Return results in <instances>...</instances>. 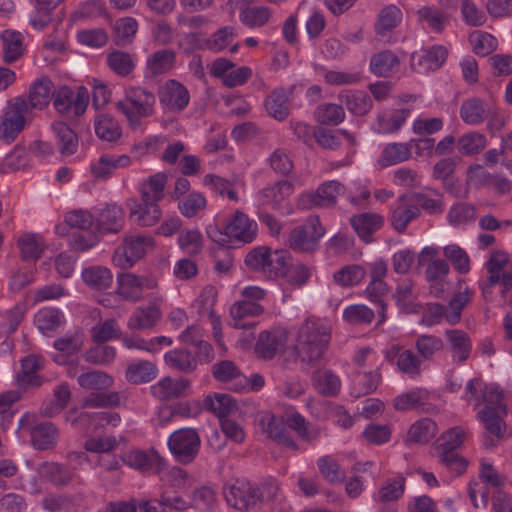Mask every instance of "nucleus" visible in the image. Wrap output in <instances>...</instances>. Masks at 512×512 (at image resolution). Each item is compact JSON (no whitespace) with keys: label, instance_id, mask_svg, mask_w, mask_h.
<instances>
[{"label":"nucleus","instance_id":"2","mask_svg":"<svg viewBox=\"0 0 512 512\" xmlns=\"http://www.w3.org/2000/svg\"><path fill=\"white\" fill-rule=\"evenodd\" d=\"M155 95L141 87H131L125 91V96L115 106L125 115L129 126L138 129L141 120L154 114Z\"/></svg>","mask_w":512,"mask_h":512},{"label":"nucleus","instance_id":"22","mask_svg":"<svg viewBox=\"0 0 512 512\" xmlns=\"http://www.w3.org/2000/svg\"><path fill=\"white\" fill-rule=\"evenodd\" d=\"M66 419L72 426L81 430H85L92 422H97L98 424L105 423L112 426H116L120 422V416L115 412L105 411L94 414L81 412L77 415V411L75 409L68 411Z\"/></svg>","mask_w":512,"mask_h":512},{"label":"nucleus","instance_id":"9","mask_svg":"<svg viewBox=\"0 0 512 512\" xmlns=\"http://www.w3.org/2000/svg\"><path fill=\"white\" fill-rule=\"evenodd\" d=\"M122 461L128 467L141 473L153 471L156 474H161L167 466L165 459L155 449L128 451L122 455Z\"/></svg>","mask_w":512,"mask_h":512},{"label":"nucleus","instance_id":"38","mask_svg":"<svg viewBox=\"0 0 512 512\" xmlns=\"http://www.w3.org/2000/svg\"><path fill=\"white\" fill-rule=\"evenodd\" d=\"M410 158V147L407 143H389L382 150L377 159L381 168H386L407 161Z\"/></svg>","mask_w":512,"mask_h":512},{"label":"nucleus","instance_id":"57","mask_svg":"<svg viewBox=\"0 0 512 512\" xmlns=\"http://www.w3.org/2000/svg\"><path fill=\"white\" fill-rule=\"evenodd\" d=\"M78 384L87 390H103L113 385V378L103 371L82 373L77 378Z\"/></svg>","mask_w":512,"mask_h":512},{"label":"nucleus","instance_id":"48","mask_svg":"<svg viewBox=\"0 0 512 512\" xmlns=\"http://www.w3.org/2000/svg\"><path fill=\"white\" fill-rule=\"evenodd\" d=\"M165 363L172 369L183 373H191L197 367L196 358L184 349H175L167 352L164 356Z\"/></svg>","mask_w":512,"mask_h":512},{"label":"nucleus","instance_id":"47","mask_svg":"<svg viewBox=\"0 0 512 512\" xmlns=\"http://www.w3.org/2000/svg\"><path fill=\"white\" fill-rule=\"evenodd\" d=\"M271 17V10L267 7L239 6L240 21L249 28L262 27L268 23Z\"/></svg>","mask_w":512,"mask_h":512},{"label":"nucleus","instance_id":"42","mask_svg":"<svg viewBox=\"0 0 512 512\" xmlns=\"http://www.w3.org/2000/svg\"><path fill=\"white\" fill-rule=\"evenodd\" d=\"M40 474L55 486H67L74 477V472L68 467L56 463L46 462L40 467Z\"/></svg>","mask_w":512,"mask_h":512},{"label":"nucleus","instance_id":"20","mask_svg":"<svg viewBox=\"0 0 512 512\" xmlns=\"http://www.w3.org/2000/svg\"><path fill=\"white\" fill-rule=\"evenodd\" d=\"M130 217L142 227L155 225L161 218V210L157 203L152 201L130 200L128 203Z\"/></svg>","mask_w":512,"mask_h":512},{"label":"nucleus","instance_id":"1","mask_svg":"<svg viewBox=\"0 0 512 512\" xmlns=\"http://www.w3.org/2000/svg\"><path fill=\"white\" fill-rule=\"evenodd\" d=\"M331 328L321 319L307 318L299 327L294 350L299 361L306 366L318 365L328 349Z\"/></svg>","mask_w":512,"mask_h":512},{"label":"nucleus","instance_id":"35","mask_svg":"<svg viewBox=\"0 0 512 512\" xmlns=\"http://www.w3.org/2000/svg\"><path fill=\"white\" fill-rule=\"evenodd\" d=\"M94 129L98 138L106 142H116L122 135L119 122L109 114H99L94 120Z\"/></svg>","mask_w":512,"mask_h":512},{"label":"nucleus","instance_id":"3","mask_svg":"<svg viewBox=\"0 0 512 512\" xmlns=\"http://www.w3.org/2000/svg\"><path fill=\"white\" fill-rule=\"evenodd\" d=\"M154 246L152 237L144 234L127 235L115 250L112 261L121 269L131 268Z\"/></svg>","mask_w":512,"mask_h":512},{"label":"nucleus","instance_id":"53","mask_svg":"<svg viewBox=\"0 0 512 512\" xmlns=\"http://www.w3.org/2000/svg\"><path fill=\"white\" fill-rule=\"evenodd\" d=\"M436 431L437 425L433 420L429 418L420 419L410 427L407 441L420 444L427 443L435 436Z\"/></svg>","mask_w":512,"mask_h":512},{"label":"nucleus","instance_id":"61","mask_svg":"<svg viewBox=\"0 0 512 512\" xmlns=\"http://www.w3.org/2000/svg\"><path fill=\"white\" fill-rule=\"evenodd\" d=\"M317 466L321 475L331 484L342 483L346 474L338 462L331 456L326 455L317 460Z\"/></svg>","mask_w":512,"mask_h":512},{"label":"nucleus","instance_id":"43","mask_svg":"<svg viewBox=\"0 0 512 512\" xmlns=\"http://www.w3.org/2000/svg\"><path fill=\"white\" fill-rule=\"evenodd\" d=\"M52 129L56 135L57 145L62 155H72L78 147L76 133L64 122H55Z\"/></svg>","mask_w":512,"mask_h":512},{"label":"nucleus","instance_id":"36","mask_svg":"<svg viewBox=\"0 0 512 512\" xmlns=\"http://www.w3.org/2000/svg\"><path fill=\"white\" fill-rule=\"evenodd\" d=\"M399 64V58L393 52L385 50L371 57L370 70L378 77H388L397 70Z\"/></svg>","mask_w":512,"mask_h":512},{"label":"nucleus","instance_id":"17","mask_svg":"<svg viewBox=\"0 0 512 512\" xmlns=\"http://www.w3.org/2000/svg\"><path fill=\"white\" fill-rule=\"evenodd\" d=\"M293 193L294 184L288 180H280L260 190L257 199L261 205L280 210Z\"/></svg>","mask_w":512,"mask_h":512},{"label":"nucleus","instance_id":"23","mask_svg":"<svg viewBox=\"0 0 512 512\" xmlns=\"http://www.w3.org/2000/svg\"><path fill=\"white\" fill-rule=\"evenodd\" d=\"M451 357L454 363L463 364L471 354L472 344L468 334L462 330H447L445 332Z\"/></svg>","mask_w":512,"mask_h":512},{"label":"nucleus","instance_id":"58","mask_svg":"<svg viewBox=\"0 0 512 512\" xmlns=\"http://www.w3.org/2000/svg\"><path fill=\"white\" fill-rule=\"evenodd\" d=\"M108 67L117 75L128 76L135 68L132 56L124 51L114 50L107 55Z\"/></svg>","mask_w":512,"mask_h":512},{"label":"nucleus","instance_id":"11","mask_svg":"<svg viewBox=\"0 0 512 512\" xmlns=\"http://www.w3.org/2000/svg\"><path fill=\"white\" fill-rule=\"evenodd\" d=\"M288 342V332L283 328L262 331L255 344V353L259 358L270 360L282 351Z\"/></svg>","mask_w":512,"mask_h":512},{"label":"nucleus","instance_id":"19","mask_svg":"<svg viewBox=\"0 0 512 512\" xmlns=\"http://www.w3.org/2000/svg\"><path fill=\"white\" fill-rule=\"evenodd\" d=\"M190 381L180 378L164 377L151 386V394L161 400L167 401L188 395Z\"/></svg>","mask_w":512,"mask_h":512},{"label":"nucleus","instance_id":"26","mask_svg":"<svg viewBox=\"0 0 512 512\" xmlns=\"http://www.w3.org/2000/svg\"><path fill=\"white\" fill-rule=\"evenodd\" d=\"M350 223L358 236L366 243L371 242L372 235L383 225V217L378 213H362L354 215Z\"/></svg>","mask_w":512,"mask_h":512},{"label":"nucleus","instance_id":"44","mask_svg":"<svg viewBox=\"0 0 512 512\" xmlns=\"http://www.w3.org/2000/svg\"><path fill=\"white\" fill-rule=\"evenodd\" d=\"M53 95V83L48 78L36 80L29 92L28 106L35 109H43L46 107Z\"/></svg>","mask_w":512,"mask_h":512},{"label":"nucleus","instance_id":"59","mask_svg":"<svg viewBox=\"0 0 512 512\" xmlns=\"http://www.w3.org/2000/svg\"><path fill=\"white\" fill-rule=\"evenodd\" d=\"M422 364L418 354L411 349H404L396 361L397 369L412 379L421 375Z\"/></svg>","mask_w":512,"mask_h":512},{"label":"nucleus","instance_id":"34","mask_svg":"<svg viewBox=\"0 0 512 512\" xmlns=\"http://www.w3.org/2000/svg\"><path fill=\"white\" fill-rule=\"evenodd\" d=\"M167 179V174L159 172L143 181L140 186L141 200H148L158 204L164 197Z\"/></svg>","mask_w":512,"mask_h":512},{"label":"nucleus","instance_id":"63","mask_svg":"<svg viewBox=\"0 0 512 512\" xmlns=\"http://www.w3.org/2000/svg\"><path fill=\"white\" fill-rule=\"evenodd\" d=\"M317 121L325 125H338L345 118V111L342 103H325L319 105L315 111Z\"/></svg>","mask_w":512,"mask_h":512},{"label":"nucleus","instance_id":"5","mask_svg":"<svg viewBox=\"0 0 512 512\" xmlns=\"http://www.w3.org/2000/svg\"><path fill=\"white\" fill-rule=\"evenodd\" d=\"M200 437L195 429L181 428L168 438V447L176 461L182 464L191 463L200 448Z\"/></svg>","mask_w":512,"mask_h":512},{"label":"nucleus","instance_id":"18","mask_svg":"<svg viewBox=\"0 0 512 512\" xmlns=\"http://www.w3.org/2000/svg\"><path fill=\"white\" fill-rule=\"evenodd\" d=\"M448 51L444 46L434 45L421 54L413 53L411 67L417 73H426L440 68L446 61Z\"/></svg>","mask_w":512,"mask_h":512},{"label":"nucleus","instance_id":"30","mask_svg":"<svg viewBox=\"0 0 512 512\" xmlns=\"http://www.w3.org/2000/svg\"><path fill=\"white\" fill-rule=\"evenodd\" d=\"M339 101L356 116L366 115L373 107L372 99L363 91H343L338 95Z\"/></svg>","mask_w":512,"mask_h":512},{"label":"nucleus","instance_id":"14","mask_svg":"<svg viewBox=\"0 0 512 512\" xmlns=\"http://www.w3.org/2000/svg\"><path fill=\"white\" fill-rule=\"evenodd\" d=\"M506 411L497 409L481 408L477 412V417L485 429L484 445L486 448H491L496 445V442L491 439V436L501 439L506 432V424L503 417Z\"/></svg>","mask_w":512,"mask_h":512},{"label":"nucleus","instance_id":"62","mask_svg":"<svg viewBox=\"0 0 512 512\" xmlns=\"http://www.w3.org/2000/svg\"><path fill=\"white\" fill-rule=\"evenodd\" d=\"M443 254L458 273L467 274L470 271V258L467 252L459 245L450 244L445 246Z\"/></svg>","mask_w":512,"mask_h":512},{"label":"nucleus","instance_id":"29","mask_svg":"<svg viewBox=\"0 0 512 512\" xmlns=\"http://www.w3.org/2000/svg\"><path fill=\"white\" fill-rule=\"evenodd\" d=\"M131 163V159L127 155L112 156L104 154L99 157L97 161L92 163L91 172L97 179H106L112 175V173L121 167H127Z\"/></svg>","mask_w":512,"mask_h":512},{"label":"nucleus","instance_id":"24","mask_svg":"<svg viewBox=\"0 0 512 512\" xmlns=\"http://www.w3.org/2000/svg\"><path fill=\"white\" fill-rule=\"evenodd\" d=\"M420 216V208L406 202V196L399 197L396 206L391 210L390 223L395 231L404 233L408 224Z\"/></svg>","mask_w":512,"mask_h":512},{"label":"nucleus","instance_id":"46","mask_svg":"<svg viewBox=\"0 0 512 512\" xmlns=\"http://www.w3.org/2000/svg\"><path fill=\"white\" fill-rule=\"evenodd\" d=\"M265 108L270 116L283 121L289 115L288 96L284 89L279 88L271 92L265 100Z\"/></svg>","mask_w":512,"mask_h":512},{"label":"nucleus","instance_id":"13","mask_svg":"<svg viewBox=\"0 0 512 512\" xmlns=\"http://www.w3.org/2000/svg\"><path fill=\"white\" fill-rule=\"evenodd\" d=\"M163 303V297L157 293L148 295V306L138 308L128 321L130 329L145 330L154 327L161 319L162 313L160 307Z\"/></svg>","mask_w":512,"mask_h":512},{"label":"nucleus","instance_id":"45","mask_svg":"<svg viewBox=\"0 0 512 512\" xmlns=\"http://www.w3.org/2000/svg\"><path fill=\"white\" fill-rule=\"evenodd\" d=\"M82 279L91 289L104 290L111 286L113 276L106 267L92 266L82 271Z\"/></svg>","mask_w":512,"mask_h":512},{"label":"nucleus","instance_id":"27","mask_svg":"<svg viewBox=\"0 0 512 512\" xmlns=\"http://www.w3.org/2000/svg\"><path fill=\"white\" fill-rule=\"evenodd\" d=\"M265 425L264 432L269 438L276 443L284 445L292 450H298V444L290 437L287 431V423L285 424L281 419H277L272 415H266L261 420Z\"/></svg>","mask_w":512,"mask_h":512},{"label":"nucleus","instance_id":"10","mask_svg":"<svg viewBox=\"0 0 512 512\" xmlns=\"http://www.w3.org/2000/svg\"><path fill=\"white\" fill-rule=\"evenodd\" d=\"M345 187L342 183L332 180L320 185L315 193H307L301 196L299 203L303 209L312 207H331L337 202V197L344 194Z\"/></svg>","mask_w":512,"mask_h":512},{"label":"nucleus","instance_id":"16","mask_svg":"<svg viewBox=\"0 0 512 512\" xmlns=\"http://www.w3.org/2000/svg\"><path fill=\"white\" fill-rule=\"evenodd\" d=\"M225 235L228 238L250 243L257 232V223L250 220L246 214L236 211L224 225Z\"/></svg>","mask_w":512,"mask_h":512},{"label":"nucleus","instance_id":"12","mask_svg":"<svg viewBox=\"0 0 512 512\" xmlns=\"http://www.w3.org/2000/svg\"><path fill=\"white\" fill-rule=\"evenodd\" d=\"M189 101V91L176 80H168L159 89V102L167 111L181 112L188 106Z\"/></svg>","mask_w":512,"mask_h":512},{"label":"nucleus","instance_id":"50","mask_svg":"<svg viewBox=\"0 0 512 512\" xmlns=\"http://www.w3.org/2000/svg\"><path fill=\"white\" fill-rule=\"evenodd\" d=\"M287 425L294 430L298 436L307 442H313L320 438V427L306 421L299 413H293L287 418Z\"/></svg>","mask_w":512,"mask_h":512},{"label":"nucleus","instance_id":"31","mask_svg":"<svg viewBox=\"0 0 512 512\" xmlns=\"http://www.w3.org/2000/svg\"><path fill=\"white\" fill-rule=\"evenodd\" d=\"M312 385L319 394L334 397L341 389V380L333 371L319 369L312 375Z\"/></svg>","mask_w":512,"mask_h":512},{"label":"nucleus","instance_id":"28","mask_svg":"<svg viewBox=\"0 0 512 512\" xmlns=\"http://www.w3.org/2000/svg\"><path fill=\"white\" fill-rule=\"evenodd\" d=\"M158 374L156 365L148 360H140L128 364L125 371L126 380L135 385L153 381Z\"/></svg>","mask_w":512,"mask_h":512},{"label":"nucleus","instance_id":"37","mask_svg":"<svg viewBox=\"0 0 512 512\" xmlns=\"http://www.w3.org/2000/svg\"><path fill=\"white\" fill-rule=\"evenodd\" d=\"M1 39L3 42V60L5 63H13L24 53L23 35L14 30H5Z\"/></svg>","mask_w":512,"mask_h":512},{"label":"nucleus","instance_id":"39","mask_svg":"<svg viewBox=\"0 0 512 512\" xmlns=\"http://www.w3.org/2000/svg\"><path fill=\"white\" fill-rule=\"evenodd\" d=\"M490 114L486 103L480 99L472 98L464 101L460 108L462 120L469 125L482 123Z\"/></svg>","mask_w":512,"mask_h":512},{"label":"nucleus","instance_id":"21","mask_svg":"<svg viewBox=\"0 0 512 512\" xmlns=\"http://www.w3.org/2000/svg\"><path fill=\"white\" fill-rule=\"evenodd\" d=\"M43 367V360L40 356L29 355L21 361V370L17 374V386L25 391L29 387H39L42 378L38 375Z\"/></svg>","mask_w":512,"mask_h":512},{"label":"nucleus","instance_id":"56","mask_svg":"<svg viewBox=\"0 0 512 512\" xmlns=\"http://www.w3.org/2000/svg\"><path fill=\"white\" fill-rule=\"evenodd\" d=\"M402 20V12L395 5H388L384 7L378 16L377 23L375 24V30L378 35H385L387 32L391 31Z\"/></svg>","mask_w":512,"mask_h":512},{"label":"nucleus","instance_id":"25","mask_svg":"<svg viewBox=\"0 0 512 512\" xmlns=\"http://www.w3.org/2000/svg\"><path fill=\"white\" fill-rule=\"evenodd\" d=\"M213 377L220 382L237 381L233 389L242 391L248 386V378L245 377L240 369L230 360H222L212 366Z\"/></svg>","mask_w":512,"mask_h":512},{"label":"nucleus","instance_id":"49","mask_svg":"<svg viewBox=\"0 0 512 512\" xmlns=\"http://www.w3.org/2000/svg\"><path fill=\"white\" fill-rule=\"evenodd\" d=\"M176 53L170 49L154 52L147 59V68L152 75H160L170 71L175 64Z\"/></svg>","mask_w":512,"mask_h":512},{"label":"nucleus","instance_id":"51","mask_svg":"<svg viewBox=\"0 0 512 512\" xmlns=\"http://www.w3.org/2000/svg\"><path fill=\"white\" fill-rule=\"evenodd\" d=\"M443 348L442 339L435 335L422 334L415 340V349L422 362L432 360Z\"/></svg>","mask_w":512,"mask_h":512},{"label":"nucleus","instance_id":"7","mask_svg":"<svg viewBox=\"0 0 512 512\" xmlns=\"http://www.w3.org/2000/svg\"><path fill=\"white\" fill-rule=\"evenodd\" d=\"M28 104L23 98H15L9 104L0 123V136L6 143H11L23 130Z\"/></svg>","mask_w":512,"mask_h":512},{"label":"nucleus","instance_id":"41","mask_svg":"<svg viewBox=\"0 0 512 512\" xmlns=\"http://www.w3.org/2000/svg\"><path fill=\"white\" fill-rule=\"evenodd\" d=\"M37 328L44 334L50 335L54 333L63 323V313L53 307H47L39 310L34 318Z\"/></svg>","mask_w":512,"mask_h":512},{"label":"nucleus","instance_id":"8","mask_svg":"<svg viewBox=\"0 0 512 512\" xmlns=\"http://www.w3.org/2000/svg\"><path fill=\"white\" fill-rule=\"evenodd\" d=\"M118 294L125 300L137 302L142 299L144 290H154L158 287L156 277L152 275H136L123 273L117 277Z\"/></svg>","mask_w":512,"mask_h":512},{"label":"nucleus","instance_id":"6","mask_svg":"<svg viewBox=\"0 0 512 512\" xmlns=\"http://www.w3.org/2000/svg\"><path fill=\"white\" fill-rule=\"evenodd\" d=\"M223 493L227 503L241 511L253 508L261 500L259 489L244 479L225 485Z\"/></svg>","mask_w":512,"mask_h":512},{"label":"nucleus","instance_id":"33","mask_svg":"<svg viewBox=\"0 0 512 512\" xmlns=\"http://www.w3.org/2000/svg\"><path fill=\"white\" fill-rule=\"evenodd\" d=\"M125 212L117 204H107L98 217V226L105 232L118 233L124 224Z\"/></svg>","mask_w":512,"mask_h":512},{"label":"nucleus","instance_id":"64","mask_svg":"<svg viewBox=\"0 0 512 512\" xmlns=\"http://www.w3.org/2000/svg\"><path fill=\"white\" fill-rule=\"evenodd\" d=\"M408 116L406 110H396L390 115L385 113L377 116V131L379 133H394L405 123Z\"/></svg>","mask_w":512,"mask_h":512},{"label":"nucleus","instance_id":"60","mask_svg":"<svg viewBox=\"0 0 512 512\" xmlns=\"http://www.w3.org/2000/svg\"><path fill=\"white\" fill-rule=\"evenodd\" d=\"M204 403L209 411L220 418V421L227 419L226 417L236 409L234 400L228 394L209 396L205 399Z\"/></svg>","mask_w":512,"mask_h":512},{"label":"nucleus","instance_id":"55","mask_svg":"<svg viewBox=\"0 0 512 512\" xmlns=\"http://www.w3.org/2000/svg\"><path fill=\"white\" fill-rule=\"evenodd\" d=\"M417 15L421 22L426 23L436 33H441L449 22V15L434 7H422L417 11Z\"/></svg>","mask_w":512,"mask_h":512},{"label":"nucleus","instance_id":"15","mask_svg":"<svg viewBox=\"0 0 512 512\" xmlns=\"http://www.w3.org/2000/svg\"><path fill=\"white\" fill-rule=\"evenodd\" d=\"M438 250L427 246L418 255L419 265H426L425 278L428 282L444 281L450 272L446 260L437 258Z\"/></svg>","mask_w":512,"mask_h":512},{"label":"nucleus","instance_id":"4","mask_svg":"<svg viewBox=\"0 0 512 512\" xmlns=\"http://www.w3.org/2000/svg\"><path fill=\"white\" fill-rule=\"evenodd\" d=\"M324 234L325 229L318 216H309L303 225L290 232L288 244L295 251L310 252L318 247L319 240Z\"/></svg>","mask_w":512,"mask_h":512},{"label":"nucleus","instance_id":"32","mask_svg":"<svg viewBox=\"0 0 512 512\" xmlns=\"http://www.w3.org/2000/svg\"><path fill=\"white\" fill-rule=\"evenodd\" d=\"M30 434L32 444L38 450L52 449L57 444L58 429L51 422L35 425Z\"/></svg>","mask_w":512,"mask_h":512},{"label":"nucleus","instance_id":"54","mask_svg":"<svg viewBox=\"0 0 512 512\" xmlns=\"http://www.w3.org/2000/svg\"><path fill=\"white\" fill-rule=\"evenodd\" d=\"M428 399V393L424 390L417 389L397 396L394 399L393 405L396 410L408 411L413 409H421L424 411L423 406Z\"/></svg>","mask_w":512,"mask_h":512},{"label":"nucleus","instance_id":"52","mask_svg":"<svg viewBox=\"0 0 512 512\" xmlns=\"http://www.w3.org/2000/svg\"><path fill=\"white\" fill-rule=\"evenodd\" d=\"M486 145V136L476 131L463 134L456 142L458 152L466 156L480 153Z\"/></svg>","mask_w":512,"mask_h":512},{"label":"nucleus","instance_id":"40","mask_svg":"<svg viewBox=\"0 0 512 512\" xmlns=\"http://www.w3.org/2000/svg\"><path fill=\"white\" fill-rule=\"evenodd\" d=\"M65 0H35V11L30 16V24L37 30H43L52 21L53 11Z\"/></svg>","mask_w":512,"mask_h":512}]
</instances>
